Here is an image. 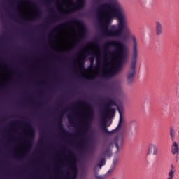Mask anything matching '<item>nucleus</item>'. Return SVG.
<instances>
[{
	"instance_id": "f257e3e1",
	"label": "nucleus",
	"mask_w": 179,
	"mask_h": 179,
	"mask_svg": "<svg viewBox=\"0 0 179 179\" xmlns=\"http://www.w3.org/2000/svg\"><path fill=\"white\" fill-rule=\"evenodd\" d=\"M99 11H104L105 18H101L103 29L101 34L107 38H121L125 39L127 35H130V39L133 44V52L129 70L127 71V80L131 83L134 81L136 73L138 61V42L134 35H131V31L128 26L126 13L121 4L115 1L112 4L104 3L99 8Z\"/></svg>"
},
{
	"instance_id": "f03ea898",
	"label": "nucleus",
	"mask_w": 179,
	"mask_h": 179,
	"mask_svg": "<svg viewBox=\"0 0 179 179\" xmlns=\"http://www.w3.org/2000/svg\"><path fill=\"white\" fill-rule=\"evenodd\" d=\"M114 106L115 107L117 108V111L119 112L120 114V120L117 127H116L115 129L109 131L108 127H110V124L108 125L106 121H102L101 124V132H103V134H108V135H111L113 134H115L116 132H117L120 128H121L123 121V117L121 109L120 108V107H118V103H117L115 99H113V98H108V101L105 105V109L103 113V118H112L113 117H114L115 114V108H113Z\"/></svg>"
},
{
	"instance_id": "7ed1b4c3",
	"label": "nucleus",
	"mask_w": 179,
	"mask_h": 179,
	"mask_svg": "<svg viewBox=\"0 0 179 179\" xmlns=\"http://www.w3.org/2000/svg\"><path fill=\"white\" fill-rule=\"evenodd\" d=\"M111 46L113 48H118L120 55L121 64L122 67H123V64L125 63L127 57V52L126 50V46L124 43L120 41H117L116 39L108 41L103 46L104 52L106 54V56L110 55L109 48Z\"/></svg>"
},
{
	"instance_id": "20e7f679",
	"label": "nucleus",
	"mask_w": 179,
	"mask_h": 179,
	"mask_svg": "<svg viewBox=\"0 0 179 179\" xmlns=\"http://www.w3.org/2000/svg\"><path fill=\"white\" fill-rule=\"evenodd\" d=\"M76 106H85L87 109L88 110V113H87V121H85L82 129L79 131V134L80 135H84L90 129V122L94 118V111L92 107V105L87 102L86 99H80L76 102Z\"/></svg>"
},
{
	"instance_id": "39448f33",
	"label": "nucleus",
	"mask_w": 179,
	"mask_h": 179,
	"mask_svg": "<svg viewBox=\"0 0 179 179\" xmlns=\"http://www.w3.org/2000/svg\"><path fill=\"white\" fill-rule=\"evenodd\" d=\"M116 49L117 50V63L115 68L107 67L106 72L101 73V77H103V78H110L122 69L119 48H116Z\"/></svg>"
},
{
	"instance_id": "423d86ee",
	"label": "nucleus",
	"mask_w": 179,
	"mask_h": 179,
	"mask_svg": "<svg viewBox=\"0 0 179 179\" xmlns=\"http://www.w3.org/2000/svg\"><path fill=\"white\" fill-rule=\"evenodd\" d=\"M24 125L28 128L29 134L28 135V141L27 142L28 149H31L33 146V141L35 138V131L33 125L29 122H24Z\"/></svg>"
},
{
	"instance_id": "0eeeda50",
	"label": "nucleus",
	"mask_w": 179,
	"mask_h": 179,
	"mask_svg": "<svg viewBox=\"0 0 179 179\" xmlns=\"http://www.w3.org/2000/svg\"><path fill=\"white\" fill-rule=\"evenodd\" d=\"M110 157L112 156V152L110 148H107L105 150H103L100 155V160L97 163L96 166L101 169L103 166H105L106 163V157Z\"/></svg>"
},
{
	"instance_id": "6e6552de",
	"label": "nucleus",
	"mask_w": 179,
	"mask_h": 179,
	"mask_svg": "<svg viewBox=\"0 0 179 179\" xmlns=\"http://www.w3.org/2000/svg\"><path fill=\"white\" fill-rule=\"evenodd\" d=\"M68 110H71V108H65L64 111H62V113L59 114V116L57 118V127L59 128V130L60 131V132H62V134H64V135H71L70 134H69L68 131L65 129L64 127V124L62 123L64 112L66 113Z\"/></svg>"
},
{
	"instance_id": "1a4fd4ad",
	"label": "nucleus",
	"mask_w": 179,
	"mask_h": 179,
	"mask_svg": "<svg viewBox=\"0 0 179 179\" xmlns=\"http://www.w3.org/2000/svg\"><path fill=\"white\" fill-rule=\"evenodd\" d=\"M69 24H77L78 25H80L82 27L83 32H84V31H86L84 22H83V21H81L80 20L77 19L70 20V21H69L68 22H64V24L59 25L58 28H62V27H65V25H68Z\"/></svg>"
},
{
	"instance_id": "9d476101",
	"label": "nucleus",
	"mask_w": 179,
	"mask_h": 179,
	"mask_svg": "<svg viewBox=\"0 0 179 179\" xmlns=\"http://www.w3.org/2000/svg\"><path fill=\"white\" fill-rule=\"evenodd\" d=\"M71 173H68V176L66 179H76L78 174V170L77 169V166L76 164H71L69 167Z\"/></svg>"
},
{
	"instance_id": "9b49d317",
	"label": "nucleus",
	"mask_w": 179,
	"mask_h": 179,
	"mask_svg": "<svg viewBox=\"0 0 179 179\" xmlns=\"http://www.w3.org/2000/svg\"><path fill=\"white\" fill-rule=\"evenodd\" d=\"M159 148L154 144H150L148 148V155H158Z\"/></svg>"
},
{
	"instance_id": "f8f14e48",
	"label": "nucleus",
	"mask_w": 179,
	"mask_h": 179,
	"mask_svg": "<svg viewBox=\"0 0 179 179\" xmlns=\"http://www.w3.org/2000/svg\"><path fill=\"white\" fill-rule=\"evenodd\" d=\"M155 34L156 35L160 36L163 34V25L159 21L155 22Z\"/></svg>"
},
{
	"instance_id": "ddd939ff",
	"label": "nucleus",
	"mask_w": 179,
	"mask_h": 179,
	"mask_svg": "<svg viewBox=\"0 0 179 179\" xmlns=\"http://www.w3.org/2000/svg\"><path fill=\"white\" fill-rule=\"evenodd\" d=\"M85 0H77V5L73 4V10H83L85 8Z\"/></svg>"
},
{
	"instance_id": "4468645a",
	"label": "nucleus",
	"mask_w": 179,
	"mask_h": 179,
	"mask_svg": "<svg viewBox=\"0 0 179 179\" xmlns=\"http://www.w3.org/2000/svg\"><path fill=\"white\" fill-rule=\"evenodd\" d=\"M171 152L173 155H178L179 153V146L177 142H173L171 146Z\"/></svg>"
},
{
	"instance_id": "2eb2a0df",
	"label": "nucleus",
	"mask_w": 179,
	"mask_h": 179,
	"mask_svg": "<svg viewBox=\"0 0 179 179\" xmlns=\"http://www.w3.org/2000/svg\"><path fill=\"white\" fill-rule=\"evenodd\" d=\"M172 169L169 172L168 178L167 179H173L174 177L175 171H174V166L171 165Z\"/></svg>"
},
{
	"instance_id": "dca6fc26",
	"label": "nucleus",
	"mask_w": 179,
	"mask_h": 179,
	"mask_svg": "<svg viewBox=\"0 0 179 179\" xmlns=\"http://www.w3.org/2000/svg\"><path fill=\"white\" fill-rule=\"evenodd\" d=\"M35 9L36 10V17H35L36 18H38V17H41V14H42V11L41 10H40L39 7H38V6H36V4H34Z\"/></svg>"
},
{
	"instance_id": "f3484780",
	"label": "nucleus",
	"mask_w": 179,
	"mask_h": 179,
	"mask_svg": "<svg viewBox=\"0 0 179 179\" xmlns=\"http://www.w3.org/2000/svg\"><path fill=\"white\" fill-rule=\"evenodd\" d=\"M170 136L171 138V141H175V129L174 128L171 127L170 128Z\"/></svg>"
},
{
	"instance_id": "a211bd4d",
	"label": "nucleus",
	"mask_w": 179,
	"mask_h": 179,
	"mask_svg": "<svg viewBox=\"0 0 179 179\" xmlns=\"http://www.w3.org/2000/svg\"><path fill=\"white\" fill-rule=\"evenodd\" d=\"M80 67L81 69H84V70H87V69H85V60H82L80 62Z\"/></svg>"
},
{
	"instance_id": "6ab92c4d",
	"label": "nucleus",
	"mask_w": 179,
	"mask_h": 179,
	"mask_svg": "<svg viewBox=\"0 0 179 179\" xmlns=\"http://www.w3.org/2000/svg\"><path fill=\"white\" fill-rule=\"evenodd\" d=\"M52 0H45V3L46 6H50Z\"/></svg>"
},
{
	"instance_id": "aec40b11",
	"label": "nucleus",
	"mask_w": 179,
	"mask_h": 179,
	"mask_svg": "<svg viewBox=\"0 0 179 179\" xmlns=\"http://www.w3.org/2000/svg\"><path fill=\"white\" fill-rule=\"evenodd\" d=\"M11 4H20V2L17 1V0H12Z\"/></svg>"
},
{
	"instance_id": "412c9836",
	"label": "nucleus",
	"mask_w": 179,
	"mask_h": 179,
	"mask_svg": "<svg viewBox=\"0 0 179 179\" xmlns=\"http://www.w3.org/2000/svg\"><path fill=\"white\" fill-rule=\"evenodd\" d=\"M15 124H23L21 121H17L16 122H12L11 125H15Z\"/></svg>"
},
{
	"instance_id": "4be33fe9",
	"label": "nucleus",
	"mask_w": 179,
	"mask_h": 179,
	"mask_svg": "<svg viewBox=\"0 0 179 179\" xmlns=\"http://www.w3.org/2000/svg\"><path fill=\"white\" fill-rule=\"evenodd\" d=\"M70 152V155H72V159L73 160H76V156L73 155V153H72V152Z\"/></svg>"
},
{
	"instance_id": "5701e85b",
	"label": "nucleus",
	"mask_w": 179,
	"mask_h": 179,
	"mask_svg": "<svg viewBox=\"0 0 179 179\" xmlns=\"http://www.w3.org/2000/svg\"><path fill=\"white\" fill-rule=\"evenodd\" d=\"M67 117H68V120H69V122H71V123L73 124H73H74V122H73V120H71L70 115H68Z\"/></svg>"
},
{
	"instance_id": "b1692460",
	"label": "nucleus",
	"mask_w": 179,
	"mask_h": 179,
	"mask_svg": "<svg viewBox=\"0 0 179 179\" xmlns=\"http://www.w3.org/2000/svg\"><path fill=\"white\" fill-rule=\"evenodd\" d=\"M84 144V142H80V148L82 149L83 148V145Z\"/></svg>"
},
{
	"instance_id": "393cba45",
	"label": "nucleus",
	"mask_w": 179,
	"mask_h": 179,
	"mask_svg": "<svg viewBox=\"0 0 179 179\" xmlns=\"http://www.w3.org/2000/svg\"><path fill=\"white\" fill-rule=\"evenodd\" d=\"M115 146L117 148V150H120V146H119L118 143H115Z\"/></svg>"
},
{
	"instance_id": "a878e982",
	"label": "nucleus",
	"mask_w": 179,
	"mask_h": 179,
	"mask_svg": "<svg viewBox=\"0 0 179 179\" xmlns=\"http://www.w3.org/2000/svg\"><path fill=\"white\" fill-rule=\"evenodd\" d=\"M96 178L102 179L103 177H101V176H95Z\"/></svg>"
},
{
	"instance_id": "bb28decb",
	"label": "nucleus",
	"mask_w": 179,
	"mask_h": 179,
	"mask_svg": "<svg viewBox=\"0 0 179 179\" xmlns=\"http://www.w3.org/2000/svg\"><path fill=\"white\" fill-rule=\"evenodd\" d=\"M56 32H57V29H53L52 31V34H55Z\"/></svg>"
},
{
	"instance_id": "cd10ccee",
	"label": "nucleus",
	"mask_w": 179,
	"mask_h": 179,
	"mask_svg": "<svg viewBox=\"0 0 179 179\" xmlns=\"http://www.w3.org/2000/svg\"><path fill=\"white\" fill-rule=\"evenodd\" d=\"M94 59H91V64H94Z\"/></svg>"
},
{
	"instance_id": "c85d7f7f",
	"label": "nucleus",
	"mask_w": 179,
	"mask_h": 179,
	"mask_svg": "<svg viewBox=\"0 0 179 179\" xmlns=\"http://www.w3.org/2000/svg\"><path fill=\"white\" fill-rule=\"evenodd\" d=\"M95 77H89V80H93Z\"/></svg>"
},
{
	"instance_id": "c756f323",
	"label": "nucleus",
	"mask_w": 179,
	"mask_h": 179,
	"mask_svg": "<svg viewBox=\"0 0 179 179\" xmlns=\"http://www.w3.org/2000/svg\"><path fill=\"white\" fill-rule=\"evenodd\" d=\"M9 15H10L12 18L15 19V17H13L12 14H9Z\"/></svg>"
},
{
	"instance_id": "7c9ffc66",
	"label": "nucleus",
	"mask_w": 179,
	"mask_h": 179,
	"mask_svg": "<svg viewBox=\"0 0 179 179\" xmlns=\"http://www.w3.org/2000/svg\"><path fill=\"white\" fill-rule=\"evenodd\" d=\"M22 19H23L24 21H28V20H27L26 18H24V17H22Z\"/></svg>"
},
{
	"instance_id": "2f4dec72",
	"label": "nucleus",
	"mask_w": 179,
	"mask_h": 179,
	"mask_svg": "<svg viewBox=\"0 0 179 179\" xmlns=\"http://www.w3.org/2000/svg\"><path fill=\"white\" fill-rule=\"evenodd\" d=\"M59 17V15H55V18H58Z\"/></svg>"
},
{
	"instance_id": "473e14b6",
	"label": "nucleus",
	"mask_w": 179,
	"mask_h": 179,
	"mask_svg": "<svg viewBox=\"0 0 179 179\" xmlns=\"http://www.w3.org/2000/svg\"><path fill=\"white\" fill-rule=\"evenodd\" d=\"M84 36L83 34H81L80 38Z\"/></svg>"
},
{
	"instance_id": "72a5a7b5",
	"label": "nucleus",
	"mask_w": 179,
	"mask_h": 179,
	"mask_svg": "<svg viewBox=\"0 0 179 179\" xmlns=\"http://www.w3.org/2000/svg\"><path fill=\"white\" fill-rule=\"evenodd\" d=\"M4 9L6 10V11H8V8H6V7H4Z\"/></svg>"
},
{
	"instance_id": "f704fd0d",
	"label": "nucleus",
	"mask_w": 179,
	"mask_h": 179,
	"mask_svg": "<svg viewBox=\"0 0 179 179\" xmlns=\"http://www.w3.org/2000/svg\"><path fill=\"white\" fill-rule=\"evenodd\" d=\"M92 53V52H88V55H90Z\"/></svg>"
},
{
	"instance_id": "c9c22d12",
	"label": "nucleus",
	"mask_w": 179,
	"mask_h": 179,
	"mask_svg": "<svg viewBox=\"0 0 179 179\" xmlns=\"http://www.w3.org/2000/svg\"><path fill=\"white\" fill-rule=\"evenodd\" d=\"M96 62H97V63H99V59H96Z\"/></svg>"
},
{
	"instance_id": "e433bc0d",
	"label": "nucleus",
	"mask_w": 179,
	"mask_h": 179,
	"mask_svg": "<svg viewBox=\"0 0 179 179\" xmlns=\"http://www.w3.org/2000/svg\"><path fill=\"white\" fill-rule=\"evenodd\" d=\"M50 11H53V8H51V9H50Z\"/></svg>"
},
{
	"instance_id": "4c0bfd02",
	"label": "nucleus",
	"mask_w": 179,
	"mask_h": 179,
	"mask_svg": "<svg viewBox=\"0 0 179 179\" xmlns=\"http://www.w3.org/2000/svg\"><path fill=\"white\" fill-rule=\"evenodd\" d=\"M85 56H87V53H85Z\"/></svg>"
},
{
	"instance_id": "58836bf2",
	"label": "nucleus",
	"mask_w": 179,
	"mask_h": 179,
	"mask_svg": "<svg viewBox=\"0 0 179 179\" xmlns=\"http://www.w3.org/2000/svg\"><path fill=\"white\" fill-rule=\"evenodd\" d=\"M6 66L8 67V64H6Z\"/></svg>"
},
{
	"instance_id": "ea45409f",
	"label": "nucleus",
	"mask_w": 179,
	"mask_h": 179,
	"mask_svg": "<svg viewBox=\"0 0 179 179\" xmlns=\"http://www.w3.org/2000/svg\"><path fill=\"white\" fill-rule=\"evenodd\" d=\"M29 21H33V20L31 19V20H29Z\"/></svg>"
},
{
	"instance_id": "a19ab883",
	"label": "nucleus",
	"mask_w": 179,
	"mask_h": 179,
	"mask_svg": "<svg viewBox=\"0 0 179 179\" xmlns=\"http://www.w3.org/2000/svg\"><path fill=\"white\" fill-rule=\"evenodd\" d=\"M113 162L115 163V160H113Z\"/></svg>"
},
{
	"instance_id": "79ce46f5",
	"label": "nucleus",
	"mask_w": 179,
	"mask_h": 179,
	"mask_svg": "<svg viewBox=\"0 0 179 179\" xmlns=\"http://www.w3.org/2000/svg\"><path fill=\"white\" fill-rule=\"evenodd\" d=\"M91 53H94V52H93V51H92V52H91Z\"/></svg>"
},
{
	"instance_id": "37998d69",
	"label": "nucleus",
	"mask_w": 179,
	"mask_h": 179,
	"mask_svg": "<svg viewBox=\"0 0 179 179\" xmlns=\"http://www.w3.org/2000/svg\"><path fill=\"white\" fill-rule=\"evenodd\" d=\"M59 171H60V172H62V170H61V169H59Z\"/></svg>"
},
{
	"instance_id": "c03bdc74",
	"label": "nucleus",
	"mask_w": 179,
	"mask_h": 179,
	"mask_svg": "<svg viewBox=\"0 0 179 179\" xmlns=\"http://www.w3.org/2000/svg\"><path fill=\"white\" fill-rule=\"evenodd\" d=\"M76 71H78V70H77V69H76Z\"/></svg>"
},
{
	"instance_id": "a18cd8bd",
	"label": "nucleus",
	"mask_w": 179,
	"mask_h": 179,
	"mask_svg": "<svg viewBox=\"0 0 179 179\" xmlns=\"http://www.w3.org/2000/svg\"><path fill=\"white\" fill-rule=\"evenodd\" d=\"M27 155V153H24V155Z\"/></svg>"
},
{
	"instance_id": "49530a36",
	"label": "nucleus",
	"mask_w": 179,
	"mask_h": 179,
	"mask_svg": "<svg viewBox=\"0 0 179 179\" xmlns=\"http://www.w3.org/2000/svg\"><path fill=\"white\" fill-rule=\"evenodd\" d=\"M112 179H117V178H112Z\"/></svg>"
},
{
	"instance_id": "de8ad7c7",
	"label": "nucleus",
	"mask_w": 179,
	"mask_h": 179,
	"mask_svg": "<svg viewBox=\"0 0 179 179\" xmlns=\"http://www.w3.org/2000/svg\"><path fill=\"white\" fill-rule=\"evenodd\" d=\"M18 159H20V157H18Z\"/></svg>"
}]
</instances>
